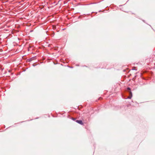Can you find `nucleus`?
Here are the masks:
<instances>
[{"label":"nucleus","instance_id":"1","mask_svg":"<svg viewBox=\"0 0 155 155\" xmlns=\"http://www.w3.org/2000/svg\"><path fill=\"white\" fill-rule=\"evenodd\" d=\"M76 122L81 124H83L82 120H77Z\"/></svg>","mask_w":155,"mask_h":155},{"label":"nucleus","instance_id":"3","mask_svg":"<svg viewBox=\"0 0 155 155\" xmlns=\"http://www.w3.org/2000/svg\"><path fill=\"white\" fill-rule=\"evenodd\" d=\"M127 90H130V88H129V87L127 88Z\"/></svg>","mask_w":155,"mask_h":155},{"label":"nucleus","instance_id":"2","mask_svg":"<svg viewBox=\"0 0 155 155\" xmlns=\"http://www.w3.org/2000/svg\"><path fill=\"white\" fill-rule=\"evenodd\" d=\"M130 96H129L128 97V98H129V99H130L131 98L132 96V93L131 92H130Z\"/></svg>","mask_w":155,"mask_h":155}]
</instances>
